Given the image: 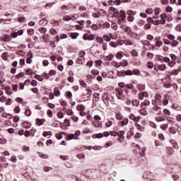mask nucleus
Segmentation results:
<instances>
[{
    "label": "nucleus",
    "mask_w": 181,
    "mask_h": 181,
    "mask_svg": "<svg viewBox=\"0 0 181 181\" xmlns=\"http://www.w3.org/2000/svg\"><path fill=\"white\" fill-rule=\"evenodd\" d=\"M116 97L118 100H122L124 101L125 100V95H124V90L121 88H116Z\"/></svg>",
    "instance_id": "nucleus-1"
},
{
    "label": "nucleus",
    "mask_w": 181,
    "mask_h": 181,
    "mask_svg": "<svg viewBox=\"0 0 181 181\" xmlns=\"http://www.w3.org/2000/svg\"><path fill=\"white\" fill-rule=\"evenodd\" d=\"M115 18H117V19H121L122 22H124L127 19V16L125 14V11L124 10H121L119 11Z\"/></svg>",
    "instance_id": "nucleus-2"
},
{
    "label": "nucleus",
    "mask_w": 181,
    "mask_h": 181,
    "mask_svg": "<svg viewBox=\"0 0 181 181\" xmlns=\"http://www.w3.org/2000/svg\"><path fill=\"white\" fill-rule=\"evenodd\" d=\"M83 40H94L95 39V37H94V35L93 34H87L85 33L83 37Z\"/></svg>",
    "instance_id": "nucleus-3"
},
{
    "label": "nucleus",
    "mask_w": 181,
    "mask_h": 181,
    "mask_svg": "<svg viewBox=\"0 0 181 181\" xmlns=\"http://www.w3.org/2000/svg\"><path fill=\"white\" fill-rule=\"evenodd\" d=\"M124 135H125V132L124 131L118 132L117 136H119V138L117 139V141L119 142H122L124 139H125V136Z\"/></svg>",
    "instance_id": "nucleus-4"
},
{
    "label": "nucleus",
    "mask_w": 181,
    "mask_h": 181,
    "mask_svg": "<svg viewBox=\"0 0 181 181\" xmlns=\"http://www.w3.org/2000/svg\"><path fill=\"white\" fill-rule=\"evenodd\" d=\"M129 118L132 121H134V122H139V121H141V116L136 117V115L134 114H131Z\"/></svg>",
    "instance_id": "nucleus-5"
},
{
    "label": "nucleus",
    "mask_w": 181,
    "mask_h": 181,
    "mask_svg": "<svg viewBox=\"0 0 181 181\" xmlns=\"http://www.w3.org/2000/svg\"><path fill=\"white\" fill-rule=\"evenodd\" d=\"M0 40H2V42H11L12 40V38H11V36L9 35L5 34L3 35V37L0 38Z\"/></svg>",
    "instance_id": "nucleus-6"
},
{
    "label": "nucleus",
    "mask_w": 181,
    "mask_h": 181,
    "mask_svg": "<svg viewBox=\"0 0 181 181\" xmlns=\"http://www.w3.org/2000/svg\"><path fill=\"white\" fill-rule=\"evenodd\" d=\"M153 111H155L157 115H162V108H160L159 106H154L153 107Z\"/></svg>",
    "instance_id": "nucleus-7"
},
{
    "label": "nucleus",
    "mask_w": 181,
    "mask_h": 181,
    "mask_svg": "<svg viewBox=\"0 0 181 181\" xmlns=\"http://www.w3.org/2000/svg\"><path fill=\"white\" fill-rule=\"evenodd\" d=\"M128 118H124L122 121L118 122L119 127H124L125 125H128Z\"/></svg>",
    "instance_id": "nucleus-8"
},
{
    "label": "nucleus",
    "mask_w": 181,
    "mask_h": 181,
    "mask_svg": "<svg viewBox=\"0 0 181 181\" xmlns=\"http://www.w3.org/2000/svg\"><path fill=\"white\" fill-rule=\"evenodd\" d=\"M166 17H167L166 14H165V13L160 14V25H165V23H166V20H165V18Z\"/></svg>",
    "instance_id": "nucleus-9"
},
{
    "label": "nucleus",
    "mask_w": 181,
    "mask_h": 181,
    "mask_svg": "<svg viewBox=\"0 0 181 181\" xmlns=\"http://www.w3.org/2000/svg\"><path fill=\"white\" fill-rule=\"evenodd\" d=\"M148 95V94L146 91L140 93H139V100H144V98H146Z\"/></svg>",
    "instance_id": "nucleus-10"
},
{
    "label": "nucleus",
    "mask_w": 181,
    "mask_h": 181,
    "mask_svg": "<svg viewBox=\"0 0 181 181\" xmlns=\"http://www.w3.org/2000/svg\"><path fill=\"white\" fill-rule=\"evenodd\" d=\"M42 40L45 43H49V42L50 41V36H49V34H44L42 35Z\"/></svg>",
    "instance_id": "nucleus-11"
},
{
    "label": "nucleus",
    "mask_w": 181,
    "mask_h": 181,
    "mask_svg": "<svg viewBox=\"0 0 181 181\" xmlns=\"http://www.w3.org/2000/svg\"><path fill=\"white\" fill-rule=\"evenodd\" d=\"M121 74H124L125 76H132L133 74V72L132 70H127V71H122L121 72Z\"/></svg>",
    "instance_id": "nucleus-12"
},
{
    "label": "nucleus",
    "mask_w": 181,
    "mask_h": 181,
    "mask_svg": "<svg viewBox=\"0 0 181 181\" xmlns=\"http://www.w3.org/2000/svg\"><path fill=\"white\" fill-rule=\"evenodd\" d=\"M166 119L163 116H158L156 117V121L157 122H163V121H165Z\"/></svg>",
    "instance_id": "nucleus-13"
},
{
    "label": "nucleus",
    "mask_w": 181,
    "mask_h": 181,
    "mask_svg": "<svg viewBox=\"0 0 181 181\" xmlns=\"http://www.w3.org/2000/svg\"><path fill=\"white\" fill-rule=\"evenodd\" d=\"M71 139H79V137L78 136H76L73 134H71L68 136L67 141H71Z\"/></svg>",
    "instance_id": "nucleus-14"
},
{
    "label": "nucleus",
    "mask_w": 181,
    "mask_h": 181,
    "mask_svg": "<svg viewBox=\"0 0 181 181\" xmlns=\"http://www.w3.org/2000/svg\"><path fill=\"white\" fill-rule=\"evenodd\" d=\"M158 69L160 71H165V70H166V65L165 64H161L158 65Z\"/></svg>",
    "instance_id": "nucleus-15"
},
{
    "label": "nucleus",
    "mask_w": 181,
    "mask_h": 181,
    "mask_svg": "<svg viewBox=\"0 0 181 181\" xmlns=\"http://www.w3.org/2000/svg\"><path fill=\"white\" fill-rule=\"evenodd\" d=\"M170 144L175 149H179V146H177V141H176L175 140H171Z\"/></svg>",
    "instance_id": "nucleus-16"
},
{
    "label": "nucleus",
    "mask_w": 181,
    "mask_h": 181,
    "mask_svg": "<svg viewBox=\"0 0 181 181\" xmlns=\"http://www.w3.org/2000/svg\"><path fill=\"white\" fill-rule=\"evenodd\" d=\"M54 94L55 97H59L60 95V90L58 87L54 88Z\"/></svg>",
    "instance_id": "nucleus-17"
},
{
    "label": "nucleus",
    "mask_w": 181,
    "mask_h": 181,
    "mask_svg": "<svg viewBox=\"0 0 181 181\" xmlns=\"http://www.w3.org/2000/svg\"><path fill=\"white\" fill-rule=\"evenodd\" d=\"M40 26H46V25H47V23H49V21L47 20H40L39 22Z\"/></svg>",
    "instance_id": "nucleus-18"
},
{
    "label": "nucleus",
    "mask_w": 181,
    "mask_h": 181,
    "mask_svg": "<svg viewBox=\"0 0 181 181\" xmlns=\"http://www.w3.org/2000/svg\"><path fill=\"white\" fill-rule=\"evenodd\" d=\"M135 127L139 131H141V132L145 131V127L140 126L138 123H135Z\"/></svg>",
    "instance_id": "nucleus-19"
},
{
    "label": "nucleus",
    "mask_w": 181,
    "mask_h": 181,
    "mask_svg": "<svg viewBox=\"0 0 181 181\" xmlns=\"http://www.w3.org/2000/svg\"><path fill=\"white\" fill-rule=\"evenodd\" d=\"M93 126L95 127V128H101V127H103V124L102 123H100L98 122H93L92 123Z\"/></svg>",
    "instance_id": "nucleus-20"
},
{
    "label": "nucleus",
    "mask_w": 181,
    "mask_h": 181,
    "mask_svg": "<svg viewBox=\"0 0 181 181\" xmlns=\"http://www.w3.org/2000/svg\"><path fill=\"white\" fill-rule=\"evenodd\" d=\"M110 11H111V12H113V15H114L115 17L119 12V11H118V10L117 8H115L114 7H110Z\"/></svg>",
    "instance_id": "nucleus-21"
},
{
    "label": "nucleus",
    "mask_w": 181,
    "mask_h": 181,
    "mask_svg": "<svg viewBox=\"0 0 181 181\" xmlns=\"http://www.w3.org/2000/svg\"><path fill=\"white\" fill-rule=\"evenodd\" d=\"M132 104L134 107H139V100L134 99L132 101Z\"/></svg>",
    "instance_id": "nucleus-22"
},
{
    "label": "nucleus",
    "mask_w": 181,
    "mask_h": 181,
    "mask_svg": "<svg viewBox=\"0 0 181 181\" xmlns=\"http://www.w3.org/2000/svg\"><path fill=\"white\" fill-rule=\"evenodd\" d=\"M104 137V134H103L102 133H99L97 134H93L92 136V138H93V139H95L97 138H103Z\"/></svg>",
    "instance_id": "nucleus-23"
},
{
    "label": "nucleus",
    "mask_w": 181,
    "mask_h": 181,
    "mask_svg": "<svg viewBox=\"0 0 181 181\" xmlns=\"http://www.w3.org/2000/svg\"><path fill=\"white\" fill-rule=\"evenodd\" d=\"M1 58L3 59V60H8V59H9V54H8V52L3 53L1 55Z\"/></svg>",
    "instance_id": "nucleus-24"
},
{
    "label": "nucleus",
    "mask_w": 181,
    "mask_h": 181,
    "mask_svg": "<svg viewBox=\"0 0 181 181\" xmlns=\"http://www.w3.org/2000/svg\"><path fill=\"white\" fill-rule=\"evenodd\" d=\"M167 153L168 155H173V153H175V151L171 147H167Z\"/></svg>",
    "instance_id": "nucleus-25"
},
{
    "label": "nucleus",
    "mask_w": 181,
    "mask_h": 181,
    "mask_svg": "<svg viewBox=\"0 0 181 181\" xmlns=\"http://www.w3.org/2000/svg\"><path fill=\"white\" fill-rule=\"evenodd\" d=\"M6 94H8V95H11V94H13V91L12 89H11V86H7L6 88Z\"/></svg>",
    "instance_id": "nucleus-26"
},
{
    "label": "nucleus",
    "mask_w": 181,
    "mask_h": 181,
    "mask_svg": "<svg viewBox=\"0 0 181 181\" xmlns=\"http://www.w3.org/2000/svg\"><path fill=\"white\" fill-rule=\"evenodd\" d=\"M128 66V61L125 60L123 62H119V67H127Z\"/></svg>",
    "instance_id": "nucleus-27"
},
{
    "label": "nucleus",
    "mask_w": 181,
    "mask_h": 181,
    "mask_svg": "<svg viewBox=\"0 0 181 181\" xmlns=\"http://www.w3.org/2000/svg\"><path fill=\"white\" fill-rule=\"evenodd\" d=\"M45 119H36V124L37 125H43V122H45Z\"/></svg>",
    "instance_id": "nucleus-28"
},
{
    "label": "nucleus",
    "mask_w": 181,
    "mask_h": 181,
    "mask_svg": "<svg viewBox=\"0 0 181 181\" xmlns=\"http://www.w3.org/2000/svg\"><path fill=\"white\" fill-rule=\"evenodd\" d=\"M80 34L78 33H71L70 34V36L71 37V39H77V37Z\"/></svg>",
    "instance_id": "nucleus-29"
},
{
    "label": "nucleus",
    "mask_w": 181,
    "mask_h": 181,
    "mask_svg": "<svg viewBox=\"0 0 181 181\" xmlns=\"http://www.w3.org/2000/svg\"><path fill=\"white\" fill-rule=\"evenodd\" d=\"M76 110L78 111H84V110H86V107H84L83 105H79L77 106Z\"/></svg>",
    "instance_id": "nucleus-30"
},
{
    "label": "nucleus",
    "mask_w": 181,
    "mask_h": 181,
    "mask_svg": "<svg viewBox=\"0 0 181 181\" xmlns=\"http://www.w3.org/2000/svg\"><path fill=\"white\" fill-rule=\"evenodd\" d=\"M175 66H176V61L172 60L168 62L169 67H175Z\"/></svg>",
    "instance_id": "nucleus-31"
},
{
    "label": "nucleus",
    "mask_w": 181,
    "mask_h": 181,
    "mask_svg": "<svg viewBox=\"0 0 181 181\" xmlns=\"http://www.w3.org/2000/svg\"><path fill=\"white\" fill-rule=\"evenodd\" d=\"M39 32H40V33H46V32H47V28H45V27H42V28H40L38 29Z\"/></svg>",
    "instance_id": "nucleus-32"
},
{
    "label": "nucleus",
    "mask_w": 181,
    "mask_h": 181,
    "mask_svg": "<svg viewBox=\"0 0 181 181\" xmlns=\"http://www.w3.org/2000/svg\"><path fill=\"white\" fill-rule=\"evenodd\" d=\"M103 38L104 39L105 42H111V38L107 35H104Z\"/></svg>",
    "instance_id": "nucleus-33"
},
{
    "label": "nucleus",
    "mask_w": 181,
    "mask_h": 181,
    "mask_svg": "<svg viewBox=\"0 0 181 181\" xmlns=\"http://www.w3.org/2000/svg\"><path fill=\"white\" fill-rule=\"evenodd\" d=\"M133 74H134V76H140L141 75V71H139V69H134L132 71Z\"/></svg>",
    "instance_id": "nucleus-34"
},
{
    "label": "nucleus",
    "mask_w": 181,
    "mask_h": 181,
    "mask_svg": "<svg viewBox=\"0 0 181 181\" xmlns=\"http://www.w3.org/2000/svg\"><path fill=\"white\" fill-rule=\"evenodd\" d=\"M29 123L28 122H24L23 123V128H25V129H29V128H30V124H28Z\"/></svg>",
    "instance_id": "nucleus-35"
},
{
    "label": "nucleus",
    "mask_w": 181,
    "mask_h": 181,
    "mask_svg": "<svg viewBox=\"0 0 181 181\" xmlns=\"http://www.w3.org/2000/svg\"><path fill=\"white\" fill-rule=\"evenodd\" d=\"M170 74L172 76H177L179 74V69H173L171 72Z\"/></svg>",
    "instance_id": "nucleus-36"
},
{
    "label": "nucleus",
    "mask_w": 181,
    "mask_h": 181,
    "mask_svg": "<svg viewBox=\"0 0 181 181\" xmlns=\"http://www.w3.org/2000/svg\"><path fill=\"white\" fill-rule=\"evenodd\" d=\"M127 15L129 16H132V15H136V11H134L132 10H129L127 12Z\"/></svg>",
    "instance_id": "nucleus-37"
},
{
    "label": "nucleus",
    "mask_w": 181,
    "mask_h": 181,
    "mask_svg": "<svg viewBox=\"0 0 181 181\" xmlns=\"http://www.w3.org/2000/svg\"><path fill=\"white\" fill-rule=\"evenodd\" d=\"M177 45H179V42L175 40H173V42L170 43V45L172 46V47H176Z\"/></svg>",
    "instance_id": "nucleus-38"
},
{
    "label": "nucleus",
    "mask_w": 181,
    "mask_h": 181,
    "mask_svg": "<svg viewBox=\"0 0 181 181\" xmlns=\"http://www.w3.org/2000/svg\"><path fill=\"white\" fill-rule=\"evenodd\" d=\"M42 135L43 136H52V135H53V133H52V132H44Z\"/></svg>",
    "instance_id": "nucleus-39"
},
{
    "label": "nucleus",
    "mask_w": 181,
    "mask_h": 181,
    "mask_svg": "<svg viewBox=\"0 0 181 181\" xmlns=\"http://www.w3.org/2000/svg\"><path fill=\"white\" fill-rule=\"evenodd\" d=\"M146 13H147V15H152V13H153V9H152L151 8H148L146 10Z\"/></svg>",
    "instance_id": "nucleus-40"
},
{
    "label": "nucleus",
    "mask_w": 181,
    "mask_h": 181,
    "mask_svg": "<svg viewBox=\"0 0 181 181\" xmlns=\"http://www.w3.org/2000/svg\"><path fill=\"white\" fill-rule=\"evenodd\" d=\"M169 132L170 134H175L176 133V128L172 127L169 128Z\"/></svg>",
    "instance_id": "nucleus-41"
},
{
    "label": "nucleus",
    "mask_w": 181,
    "mask_h": 181,
    "mask_svg": "<svg viewBox=\"0 0 181 181\" xmlns=\"http://www.w3.org/2000/svg\"><path fill=\"white\" fill-rule=\"evenodd\" d=\"M109 37L110 39H112L113 40H117L118 39V37L117 35H115L114 34L112 33H110L109 35Z\"/></svg>",
    "instance_id": "nucleus-42"
},
{
    "label": "nucleus",
    "mask_w": 181,
    "mask_h": 181,
    "mask_svg": "<svg viewBox=\"0 0 181 181\" xmlns=\"http://www.w3.org/2000/svg\"><path fill=\"white\" fill-rule=\"evenodd\" d=\"M96 42H97L98 43H100V45H102V43L104 42V40H103V38L101 37H98L96 38Z\"/></svg>",
    "instance_id": "nucleus-43"
},
{
    "label": "nucleus",
    "mask_w": 181,
    "mask_h": 181,
    "mask_svg": "<svg viewBox=\"0 0 181 181\" xmlns=\"http://www.w3.org/2000/svg\"><path fill=\"white\" fill-rule=\"evenodd\" d=\"M123 43H124L127 46H131V45H132V42H131L129 40H124Z\"/></svg>",
    "instance_id": "nucleus-44"
},
{
    "label": "nucleus",
    "mask_w": 181,
    "mask_h": 181,
    "mask_svg": "<svg viewBox=\"0 0 181 181\" xmlns=\"http://www.w3.org/2000/svg\"><path fill=\"white\" fill-rule=\"evenodd\" d=\"M79 83L81 86H82V87H84V88H87V83H86V81L81 79L79 80Z\"/></svg>",
    "instance_id": "nucleus-45"
},
{
    "label": "nucleus",
    "mask_w": 181,
    "mask_h": 181,
    "mask_svg": "<svg viewBox=\"0 0 181 181\" xmlns=\"http://www.w3.org/2000/svg\"><path fill=\"white\" fill-rule=\"evenodd\" d=\"M152 28V25H151V23H146L144 25V29L146 30H149V29H151Z\"/></svg>",
    "instance_id": "nucleus-46"
},
{
    "label": "nucleus",
    "mask_w": 181,
    "mask_h": 181,
    "mask_svg": "<svg viewBox=\"0 0 181 181\" xmlns=\"http://www.w3.org/2000/svg\"><path fill=\"white\" fill-rule=\"evenodd\" d=\"M162 45H163V42L160 40H157L156 42V47H160V46H162Z\"/></svg>",
    "instance_id": "nucleus-47"
},
{
    "label": "nucleus",
    "mask_w": 181,
    "mask_h": 181,
    "mask_svg": "<svg viewBox=\"0 0 181 181\" xmlns=\"http://www.w3.org/2000/svg\"><path fill=\"white\" fill-rule=\"evenodd\" d=\"M116 119H118L119 121H121V119H122L124 117H122V115H121L120 113H117L116 114Z\"/></svg>",
    "instance_id": "nucleus-48"
},
{
    "label": "nucleus",
    "mask_w": 181,
    "mask_h": 181,
    "mask_svg": "<svg viewBox=\"0 0 181 181\" xmlns=\"http://www.w3.org/2000/svg\"><path fill=\"white\" fill-rule=\"evenodd\" d=\"M111 28L112 29H114V30H117V29H118V25H117V23H112Z\"/></svg>",
    "instance_id": "nucleus-49"
},
{
    "label": "nucleus",
    "mask_w": 181,
    "mask_h": 181,
    "mask_svg": "<svg viewBox=\"0 0 181 181\" xmlns=\"http://www.w3.org/2000/svg\"><path fill=\"white\" fill-rule=\"evenodd\" d=\"M111 66H113L114 67H119V63L115 62V61H112L111 62Z\"/></svg>",
    "instance_id": "nucleus-50"
},
{
    "label": "nucleus",
    "mask_w": 181,
    "mask_h": 181,
    "mask_svg": "<svg viewBox=\"0 0 181 181\" xmlns=\"http://www.w3.org/2000/svg\"><path fill=\"white\" fill-rule=\"evenodd\" d=\"M76 156H77L78 159H85L86 158V156L83 153L77 154Z\"/></svg>",
    "instance_id": "nucleus-51"
},
{
    "label": "nucleus",
    "mask_w": 181,
    "mask_h": 181,
    "mask_svg": "<svg viewBox=\"0 0 181 181\" xmlns=\"http://www.w3.org/2000/svg\"><path fill=\"white\" fill-rule=\"evenodd\" d=\"M168 124H163L162 125H160V128L161 129H163V131H166V129H168Z\"/></svg>",
    "instance_id": "nucleus-52"
},
{
    "label": "nucleus",
    "mask_w": 181,
    "mask_h": 181,
    "mask_svg": "<svg viewBox=\"0 0 181 181\" xmlns=\"http://www.w3.org/2000/svg\"><path fill=\"white\" fill-rule=\"evenodd\" d=\"M139 113L141 114V115H148V112H146V110H140Z\"/></svg>",
    "instance_id": "nucleus-53"
},
{
    "label": "nucleus",
    "mask_w": 181,
    "mask_h": 181,
    "mask_svg": "<svg viewBox=\"0 0 181 181\" xmlns=\"http://www.w3.org/2000/svg\"><path fill=\"white\" fill-rule=\"evenodd\" d=\"M160 62H164V63H169L170 62V58L166 57L163 59V60H160Z\"/></svg>",
    "instance_id": "nucleus-54"
},
{
    "label": "nucleus",
    "mask_w": 181,
    "mask_h": 181,
    "mask_svg": "<svg viewBox=\"0 0 181 181\" xmlns=\"http://www.w3.org/2000/svg\"><path fill=\"white\" fill-rule=\"evenodd\" d=\"M93 119H95L96 122H100V121H101V117L98 115H95Z\"/></svg>",
    "instance_id": "nucleus-55"
},
{
    "label": "nucleus",
    "mask_w": 181,
    "mask_h": 181,
    "mask_svg": "<svg viewBox=\"0 0 181 181\" xmlns=\"http://www.w3.org/2000/svg\"><path fill=\"white\" fill-rule=\"evenodd\" d=\"M163 114H164V115L169 116V115H170V110H169L168 109H165L163 110Z\"/></svg>",
    "instance_id": "nucleus-56"
},
{
    "label": "nucleus",
    "mask_w": 181,
    "mask_h": 181,
    "mask_svg": "<svg viewBox=\"0 0 181 181\" xmlns=\"http://www.w3.org/2000/svg\"><path fill=\"white\" fill-rule=\"evenodd\" d=\"M168 39H169V40H175V35H172V34H169L168 36H167Z\"/></svg>",
    "instance_id": "nucleus-57"
},
{
    "label": "nucleus",
    "mask_w": 181,
    "mask_h": 181,
    "mask_svg": "<svg viewBox=\"0 0 181 181\" xmlns=\"http://www.w3.org/2000/svg\"><path fill=\"white\" fill-rule=\"evenodd\" d=\"M122 52H118L117 54H116V57L117 59H119V60H121V59H122Z\"/></svg>",
    "instance_id": "nucleus-58"
},
{
    "label": "nucleus",
    "mask_w": 181,
    "mask_h": 181,
    "mask_svg": "<svg viewBox=\"0 0 181 181\" xmlns=\"http://www.w3.org/2000/svg\"><path fill=\"white\" fill-rule=\"evenodd\" d=\"M147 69H153V63L148 62L146 65Z\"/></svg>",
    "instance_id": "nucleus-59"
},
{
    "label": "nucleus",
    "mask_w": 181,
    "mask_h": 181,
    "mask_svg": "<svg viewBox=\"0 0 181 181\" xmlns=\"http://www.w3.org/2000/svg\"><path fill=\"white\" fill-rule=\"evenodd\" d=\"M44 172H49V170H53L52 167H45L43 168Z\"/></svg>",
    "instance_id": "nucleus-60"
},
{
    "label": "nucleus",
    "mask_w": 181,
    "mask_h": 181,
    "mask_svg": "<svg viewBox=\"0 0 181 181\" xmlns=\"http://www.w3.org/2000/svg\"><path fill=\"white\" fill-rule=\"evenodd\" d=\"M165 10H166L167 12L170 13L173 11V8H172V6H166Z\"/></svg>",
    "instance_id": "nucleus-61"
},
{
    "label": "nucleus",
    "mask_w": 181,
    "mask_h": 181,
    "mask_svg": "<svg viewBox=\"0 0 181 181\" xmlns=\"http://www.w3.org/2000/svg\"><path fill=\"white\" fill-rule=\"evenodd\" d=\"M50 33L51 35H57V31L54 28H51L50 29Z\"/></svg>",
    "instance_id": "nucleus-62"
},
{
    "label": "nucleus",
    "mask_w": 181,
    "mask_h": 181,
    "mask_svg": "<svg viewBox=\"0 0 181 181\" xmlns=\"http://www.w3.org/2000/svg\"><path fill=\"white\" fill-rule=\"evenodd\" d=\"M132 56H134V57H138V52H136V50L133 49L132 51Z\"/></svg>",
    "instance_id": "nucleus-63"
},
{
    "label": "nucleus",
    "mask_w": 181,
    "mask_h": 181,
    "mask_svg": "<svg viewBox=\"0 0 181 181\" xmlns=\"http://www.w3.org/2000/svg\"><path fill=\"white\" fill-rule=\"evenodd\" d=\"M13 121L14 122H19V116L16 115L13 117Z\"/></svg>",
    "instance_id": "nucleus-64"
}]
</instances>
